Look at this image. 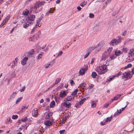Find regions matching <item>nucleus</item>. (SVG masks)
<instances>
[{
    "label": "nucleus",
    "instance_id": "nucleus-1",
    "mask_svg": "<svg viewBox=\"0 0 134 134\" xmlns=\"http://www.w3.org/2000/svg\"><path fill=\"white\" fill-rule=\"evenodd\" d=\"M132 77L130 71H126L123 74L122 78V79H126L125 80H127L130 79Z\"/></svg>",
    "mask_w": 134,
    "mask_h": 134
},
{
    "label": "nucleus",
    "instance_id": "nucleus-2",
    "mask_svg": "<svg viewBox=\"0 0 134 134\" xmlns=\"http://www.w3.org/2000/svg\"><path fill=\"white\" fill-rule=\"evenodd\" d=\"M106 66L107 65H104L99 66V69L100 71H99V72L98 73L99 75H101L105 73L106 71H105V70L107 68Z\"/></svg>",
    "mask_w": 134,
    "mask_h": 134
},
{
    "label": "nucleus",
    "instance_id": "nucleus-3",
    "mask_svg": "<svg viewBox=\"0 0 134 134\" xmlns=\"http://www.w3.org/2000/svg\"><path fill=\"white\" fill-rule=\"evenodd\" d=\"M32 23L31 22L26 20L23 24V27L24 28L26 29Z\"/></svg>",
    "mask_w": 134,
    "mask_h": 134
},
{
    "label": "nucleus",
    "instance_id": "nucleus-4",
    "mask_svg": "<svg viewBox=\"0 0 134 134\" xmlns=\"http://www.w3.org/2000/svg\"><path fill=\"white\" fill-rule=\"evenodd\" d=\"M53 114V113L51 112L48 113V114L46 115L45 119H48L49 120H51L52 119V116Z\"/></svg>",
    "mask_w": 134,
    "mask_h": 134
},
{
    "label": "nucleus",
    "instance_id": "nucleus-5",
    "mask_svg": "<svg viewBox=\"0 0 134 134\" xmlns=\"http://www.w3.org/2000/svg\"><path fill=\"white\" fill-rule=\"evenodd\" d=\"M110 55L108 53L105 51L104 53H103L102 55L101 60H105L107 58L109 57Z\"/></svg>",
    "mask_w": 134,
    "mask_h": 134
},
{
    "label": "nucleus",
    "instance_id": "nucleus-6",
    "mask_svg": "<svg viewBox=\"0 0 134 134\" xmlns=\"http://www.w3.org/2000/svg\"><path fill=\"white\" fill-rule=\"evenodd\" d=\"M126 107V106L120 109L119 111L118 110H117V111L114 114V116H116V115H118L120 114L121 113L122 111H123Z\"/></svg>",
    "mask_w": 134,
    "mask_h": 134
},
{
    "label": "nucleus",
    "instance_id": "nucleus-7",
    "mask_svg": "<svg viewBox=\"0 0 134 134\" xmlns=\"http://www.w3.org/2000/svg\"><path fill=\"white\" fill-rule=\"evenodd\" d=\"M118 43V41L115 39L112 40L111 42H110V45L113 46H115L117 45Z\"/></svg>",
    "mask_w": 134,
    "mask_h": 134
},
{
    "label": "nucleus",
    "instance_id": "nucleus-8",
    "mask_svg": "<svg viewBox=\"0 0 134 134\" xmlns=\"http://www.w3.org/2000/svg\"><path fill=\"white\" fill-rule=\"evenodd\" d=\"M28 60V58L27 57H25L21 61V63L22 65L24 66L25 65L26 63V62Z\"/></svg>",
    "mask_w": 134,
    "mask_h": 134
},
{
    "label": "nucleus",
    "instance_id": "nucleus-9",
    "mask_svg": "<svg viewBox=\"0 0 134 134\" xmlns=\"http://www.w3.org/2000/svg\"><path fill=\"white\" fill-rule=\"evenodd\" d=\"M67 92L65 90L63 91L62 93L61 91L59 94V96L61 98L65 97L66 95Z\"/></svg>",
    "mask_w": 134,
    "mask_h": 134
},
{
    "label": "nucleus",
    "instance_id": "nucleus-10",
    "mask_svg": "<svg viewBox=\"0 0 134 134\" xmlns=\"http://www.w3.org/2000/svg\"><path fill=\"white\" fill-rule=\"evenodd\" d=\"M35 17V15L31 14L28 17L27 20L29 21H33L34 20Z\"/></svg>",
    "mask_w": 134,
    "mask_h": 134
},
{
    "label": "nucleus",
    "instance_id": "nucleus-11",
    "mask_svg": "<svg viewBox=\"0 0 134 134\" xmlns=\"http://www.w3.org/2000/svg\"><path fill=\"white\" fill-rule=\"evenodd\" d=\"M122 52L120 50L116 51L115 52V54L117 56H119L121 55Z\"/></svg>",
    "mask_w": 134,
    "mask_h": 134
},
{
    "label": "nucleus",
    "instance_id": "nucleus-12",
    "mask_svg": "<svg viewBox=\"0 0 134 134\" xmlns=\"http://www.w3.org/2000/svg\"><path fill=\"white\" fill-rule=\"evenodd\" d=\"M44 124L47 127H49L52 124V122L50 121H46L44 122Z\"/></svg>",
    "mask_w": 134,
    "mask_h": 134
},
{
    "label": "nucleus",
    "instance_id": "nucleus-13",
    "mask_svg": "<svg viewBox=\"0 0 134 134\" xmlns=\"http://www.w3.org/2000/svg\"><path fill=\"white\" fill-rule=\"evenodd\" d=\"M16 94V92H13L11 95L10 98L8 100L9 102L12 99L14 98L15 97V95Z\"/></svg>",
    "mask_w": 134,
    "mask_h": 134
},
{
    "label": "nucleus",
    "instance_id": "nucleus-14",
    "mask_svg": "<svg viewBox=\"0 0 134 134\" xmlns=\"http://www.w3.org/2000/svg\"><path fill=\"white\" fill-rule=\"evenodd\" d=\"M38 111L37 110L34 109L32 111V114L35 117L37 116L38 115Z\"/></svg>",
    "mask_w": 134,
    "mask_h": 134
},
{
    "label": "nucleus",
    "instance_id": "nucleus-15",
    "mask_svg": "<svg viewBox=\"0 0 134 134\" xmlns=\"http://www.w3.org/2000/svg\"><path fill=\"white\" fill-rule=\"evenodd\" d=\"M131 53H128V56L129 57H132V55H134V49H132L130 50Z\"/></svg>",
    "mask_w": 134,
    "mask_h": 134
},
{
    "label": "nucleus",
    "instance_id": "nucleus-16",
    "mask_svg": "<svg viewBox=\"0 0 134 134\" xmlns=\"http://www.w3.org/2000/svg\"><path fill=\"white\" fill-rule=\"evenodd\" d=\"M64 105L66 108H69L70 107L71 105V104L69 102H66L64 103Z\"/></svg>",
    "mask_w": 134,
    "mask_h": 134
},
{
    "label": "nucleus",
    "instance_id": "nucleus-17",
    "mask_svg": "<svg viewBox=\"0 0 134 134\" xmlns=\"http://www.w3.org/2000/svg\"><path fill=\"white\" fill-rule=\"evenodd\" d=\"M96 47V46L95 47H90L87 49L86 51L87 52H89L90 53Z\"/></svg>",
    "mask_w": 134,
    "mask_h": 134
},
{
    "label": "nucleus",
    "instance_id": "nucleus-18",
    "mask_svg": "<svg viewBox=\"0 0 134 134\" xmlns=\"http://www.w3.org/2000/svg\"><path fill=\"white\" fill-rule=\"evenodd\" d=\"M41 4H40V2H38L35 3L34 5V7L37 8H39L41 7Z\"/></svg>",
    "mask_w": 134,
    "mask_h": 134
},
{
    "label": "nucleus",
    "instance_id": "nucleus-19",
    "mask_svg": "<svg viewBox=\"0 0 134 134\" xmlns=\"http://www.w3.org/2000/svg\"><path fill=\"white\" fill-rule=\"evenodd\" d=\"M113 48H109L107 50H105V52H107L110 55L111 52L113 50Z\"/></svg>",
    "mask_w": 134,
    "mask_h": 134
},
{
    "label": "nucleus",
    "instance_id": "nucleus-20",
    "mask_svg": "<svg viewBox=\"0 0 134 134\" xmlns=\"http://www.w3.org/2000/svg\"><path fill=\"white\" fill-rule=\"evenodd\" d=\"M42 18H38L36 20V26H39L40 22L42 20Z\"/></svg>",
    "mask_w": 134,
    "mask_h": 134
},
{
    "label": "nucleus",
    "instance_id": "nucleus-21",
    "mask_svg": "<svg viewBox=\"0 0 134 134\" xmlns=\"http://www.w3.org/2000/svg\"><path fill=\"white\" fill-rule=\"evenodd\" d=\"M85 69L84 68H82L81 70H80L79 71V72L81 75H82L85 72Z\"/></svg>",
    "mask_w": 134,
    "mask_h": 134
},
{
    "label": "nucleus",
    "instance_id": "nucleus-22",
    "mask_svg": "<svg viewBox=\"0 0 134 134\" xmlns=\"http://www.w3.org/2000/svg\"><path fill=\"white\" fill-rule=\"evenodd\" d=\"M78 91V90L77 89H75L73 92L72 94H71V95L74 96V97H73L74 99L75 96L77 94Z\"/></svg>",
    "mask_w": 134,
    "mask_h": 134
},
{
    "label": "nucleus",
    "instance_id": "nucleus-23",
    "mask_svg": "<svg viewBox=\"0 0 134 134\" xmlns=\"http://www.w3.org/2000/svg\"><path fill=\"white\" fill-rule=\"evenodd\" d=\"M129 49L127 48H123L121 49V51L125 53H127Z\"/></svg>",
    "mask_w": 134,
    "mask_h": 134
},
{
    "label": "nucleus",
    "instance_id": "nucleus-24",
    "mask_svg": "<svg viewBox=\"0 0 134 134\" xmlns=\"http://www.w3.org/2000/svg\"><path fill=\"white\" fill-rule=\"evenodd\" d=\"M86 99L84 98L83 99H82L79 102V104L81 105L83 103L85 102V101L86 100Z\"/></svg>",
    "mask_w": 134,
    "mask_h": 134
},
{
    "label": "nucleus",
    "instance_id": "nucleus-25",
    "mask_svg": "<svg viewBox=\"0 0 134 134\" xmlns=\"http://www.w3.org/2000/svg\"><path fill=\"white\" fill-rule=\"evenodd\" d=\"M12 121L11 120V118L10 117H8L6 120L5 121V122L7 124H8V123L9 122H11Z\"/></svg>",
    "mask_w": 134,
    "mask_h": 134
},
{
    "label": "nucleus",
    "instance_id": "nucleus-26",
    "mask_svg": "<svg viewBox=\"0 0 134 134\" xmlns=\"http://www.w3.org/2000/svg\"><path fill=\"white\" fill-rule=\"evenodd\" d=\"M97 75V73L94 71L92 72L91 76L93 78H94Z\"/></svg>",
    "mask_w": 134,
    "mask_h": 134
},
{
    "label": "nucleus",
    "instance_id": "nucleus-27",
    "mask_svg": "<svg viewBox=\"0 0 134 134\" xmlns=\"http://www.w3.org/2000/svg\"><path fill=\"white\" fill-rule=\"evenodd\" d=\"M55 102L54 100L51 102L50 104V106L51 107H53L55 105Z\"/></svg>",
    "mask_w": 134,
    "mask_h": 134
},
{
    "label": "nucleus",
    "instance_id": "nucleus-28",
    "mask_svg": "<svg viewBox=\"0 0 134 134\" xmlns=\"http://www.w3.org/2000/svg\"><path fill=\"white\" fill-rule=\"evenodd\" d=\"M66 100L68 101H71L72 99V97L71 96H67V97L65 98Z\"/></svg>",
    "mask_w": 134,
    "mask_h": 134
},
{
    "label": "nucleus",
    "instance_id": "nucleus-29",
    "mask_svg": "<svg viewBox=\"0 0 134 134\" xmlns=\"http://www.w3.org/2000/svg\"><path fill=\"white\" fill-rule=\"evenodd\" d=\"M87 3V1H83V2L81 3L80 5L82 7H83L84 6V5L86 4Z\"/></svg>",
    "mask_w": 134,
    "mask_h": 134
},
{
    "label": "nucleus",
    "instance_id": "nucleus-30",
    "mask_svg": "<svg viewBox=\"0 0 134 134\" xmlns=\"http://www.w3.org/2000/svg\"><path fill=\"white\" fill-rule=\"evenodd\" d=\"M96 106V104L95 103V102L92 101L91 107L92 108H94Z\"/></svg>",
    "mask_w": 134,
    "mask_h": 134
},
{
    "label": "nucleus",
    "instance_id": "nucleus-31",
    "mask_svg": "<svg viewBox=\"0 0 134 134\" xmlns=\"http://www.w3.org/2000/svg\"><path fill=\"white\" fill-rule=\"evenodd\" d=\"M115 76H112L111 77H110L107 80V82L110 81L112 80L115 77Z\"/></svg>",
    "mask_w": 134,
    "mask_h": 134
},
{
    "label": "nucleus",
    "instance_id": "nucleus-32",
    "mask_svg": "<svg viewBox=\"0 0 134 134\" xmlns=\"http://www.w3.org/2000/svg\"><path fill=\"white\" fill-rule=\"evenodd\" d=\"M29 12V11L27 9H26L23 12V14L25 15H26L28 14Z\"/></svg>",
    "mask_w": 134,
    "mask_h": 134
},
{
    "label": "nucleus",
    "instance_id": "nucleus-33",
    "mask_svg": "<svg viewBox=\"0 0 134 134\" xmlns=\"http://www.w3.org/2000/svg\"><path fill=\"white\" fill-rule=\"evenodd\" d=\"M61 79L60 78H57V79L55 82V84H58V83L60 81Z\"/></svg>",
    "mask_w": 134,
    "mask_h": 134
},
{
    "label": "nucleus",
    "instance_id": "nucleus-34",
    "mask_svg": "<svg viewBox=\"0 0 134 134\" xmlns=\"http://www.w3.org/2000/svg\"><path fill=\"white\" fill-rule=\"evenodd\" d=\"M79 85L80 87H84L86 86V84L85 82H84L80 84Z\"/></svg>",
    "mask_w": 134,
    "mask_h": 134
},
{
    "label": "nucleus",
    "instance_id": "nucleus-35",
    "mask_svg": "<svg viewBox=\"0 0 134 134\" xmlns=\"http://www.w3.org/2000/svg\"><path fill=\"white\" fill-rule=\"evenodd\" d=\"M23 98L22 97H21L20 98H19L17 99L16 101V104H17L18 102H20L21 99H22Z\"/></svg>",
    "mask_w": 134,
    "mask_h": 134
},
{
    "label": "nucleus",
    "instance_id": "nucleus-36",
    "mask_svg": "<svg viewBox=\"0 0 134 134\" xmlns=\"http://www.w3.org/2000/svg\"><path fill=\"white\" fill-rule=\"evenodd\" d=\"M10 16L9 15L7 16V17L5 18V19L3 21H4L5 22V23H6L8 20L10 18Z\"/></svg>",
    "mask_w": 134,
    "mask_h": 134
},
{
    "label": "nucleus",
    "instance_id": "nucleus-37",
    "mask_svg": "<svg viewBox=\"0 0 134 134\" xmlns=\"http://www.w3.org/2000/svg\"><path fill=\"white\" fill-rule=\"evenodd\" d=\"M119 12V10L114 12L112 13V15L114 16H115L116 14L118 13Z\"/></svg>",
    "mask_w": 134,
    "mask_h": 134
},
{
    "label": "nucleus",
    "instance_id": "nucleus-38",
    "mask_svg": "<svg viewBox=\"0 0 134 134\" xmlns=\"http://www.w3.org/2000/svg\"><path fill=\"white\" fill-rule=\"evenodd\" d=\"M18 118V116L17 115H13L12 116V119H17Z\"/></svg>",
    "mask_w": 134,
    "mask_h": 134
},
{
    "label": "nucleus",
    "instance_id": "nucleus-39",
    "mask_svg": "<svg viewBox=\"0 0 134 134\" xmlns=\"http://www.w3.org/2000/svg\"><path fill=\"white\" fill-rule=\"evenodd\" d=\"M132 66V65L131 64H129L125 67V68H128L131 67Z\"/></svg>",
    "mask_w": 134,
    "mask_h": 134
},
{
    "label": "nucleus",
    "instance_id": "nucleus-40",
    "mask_svg": "<svg viewBox=\"0 0 134 134\" xmlns=\"http://www.w3.org/2000/svg\"><path fill=\"white\" fill-rule=\"evenodd\" d=\"M22 121L25 122L27 120V118L26 117H24V118L21 119Z\"/></svg>",
    "mask_w": 134,
    "mask_h": 134
},
{
    "label": "nucleus",
    "instance_id": "nucleus-41",
    "mask_svg": "<svg viewBox=\"0 0 134 134\" xmlns=\"http://www.w3.org/2000/svg\"><path fill=\"white\" fill-rule=\"evenodd\" d=\"M111 118H110V117H107L105 120L106 122H107L108 121L109 122L111 121Z\"/></svg>",
    "mask_w": 134,
    "mask_h": 134
},
{
    "label": "nucleus",
    "instance_id": "nucleus-42",
    "mask_svg": "<svg viewBox=\"0 0 134 134\" xmlns=\"http://www.w3.org/2000/svg\"><path fill=\"white\" fill-rule=\"evenodd\" d=\"M37 26H36V25H35V26L32 29V30H31V34H32L34 32L35 29L36 28Z\"/></svg>",
    "mask_w": 134,
    "mask_h": 134
},
{
    "label": "nucleus",
    "instance_id": "nucleus-43",
    "mask_svg": "<svg viewBox=\"0 0 134 134\" xmlns=\"http://www.w3.org/2000/svg\"><path fill=\"white\" fill-rule=\"evenodd\" d=\"M6 23L4 21H3L0 25V27H2Z\"/></svg>",
    "mask_w": 134,
    "mask_h": 134
},
{
    "label": "nucleus",
    "instance_id": "nucleus-44",
    "mask_svg": "<svg viewBox=\"0 0 134 134\" xmlns=\"http://www.w3.org/2000/svg\"><path fill=\"white\" fill-rule=\"evenodd\" d=\"M25 86H24L23 88H22L21 89H20V92H23L25 90Z\"/></svg>",
    "mask_w": 134,
    "mask_h": 134
},
{
    "label": "nucleus",
    "instance_id": "nucleus-45",
    "mask_svg": "<svg viewBox=\"0 0 134 134\" xmlns=\"http://www.w3.org/2000/svg\"><path fill=\"white\" fill-rule=\"evenodd\" d=\"M13 63L12 64L11 66V68H13L15 66V61H13Z\"/></svg>",
    "mask_w": 134,
    "mask_h": 134
},
{
    "label": "nucleus",
    "instance_id": "nucleus-46",
    "mask_svg": "<svg viewBox=\"0 0 134 134\" xmlns=\"http://www.w3.org/2000/svg\"><path fill=\"white\" fill-rule=\"evenodd\" d=\"M87 52V54H86L84 55V58L85 59L87 58L90 54V53H89V52Z\"/></svg>",
    "mask_w": 134,
    "mask_h": 134
},
{
    "label": "nucleus",
    "instance_id": "nucleus-47",
    "mask_svg": "<svg viewBox=\"0 0 134 134\" xmlns=\"http://www.w3.org/2000/svg\"><path fill=\"white\" fill-rule=\"evenodd\" d=\"M94 15L92 13H90L89 14V17L91 18H93L94 17Z\"/></svg>",
    "mask_w": 134,
    "mask_h": 134
},
{
    "label": "nucleus",
    "instance_id": "nucleus-48",
    "mask_svg": "<svg viewBox=\"0 0 134 134\" xmlns=\"http://www.w3.org/2000/svg\"><path fill=\"white\" fill-rule=\"evenodd\" d=\"M51 65V64H47L45 65V68H47Z\"/></svg>",
    "mask_w": 134,
    "mask_h": 134
},
{
    "label": "nucleus",
    "instance_id": "nucleus-49",
    "mask_svg": "<svg viewBox=\"0 0 134 134\" xmlns=\"http://www.w3.org/2000/svg\"><path fill=\"white\" fill-rule=\"evenodd\" d=\"M121 74H122L121 72V71H120L116 74V76L118 77L119 76L121 75Z\"/></svg>",
    "mask_w": 134,
    "mask_h": 134
},
{
    "label": "nucleus",
    "instance_id": "nucleus-50",
    "mask_svg": "<svg viewBox=\"0 0 134 134\" xmlns=\"http://www.w3.org/2000/svg\"><path fill=\"white\" fill-rule=\"evenodd\" d=\"M79 104V102L78 103H77L75 104V107L77 108H78L80 107Z\"/></svg>",
    "mask_w": 134,
    "mask_h": 134
},
{
    "label": "nucleus",
    "instance_id": "nucleus-51",
    "mask_svg": "<svg viewBox=\"0 0 134 134\" xmlns=\"http://www.w3.org/2000/svg\"><path fill=\"white\" fill-rule=\"evenodd\" d=\"M46 44H45L42 47H40V49H44V48L45 47H46Z\"/></svg>",
    "mask_w": 134,
    "mask_h": 134
},
{
    "label": "nucleus",
    "instance_id": "nucleus-52",
    "mask_svg": "<svg viewBox=\"0 0 134 134\" xmlns=\"http://www.w3.org/2000/svg\"><path fill=\"white\" fill-rule=\"evenodd\" d=\"M34 35L31 36L29 37V41H32V40H30V39H33L34 38Z\"/></svg>",
    "mask_w": 134,
    "mask_h": 134
},
{
    "label": "nucleus",
    "instance_id": "nucleus-53",
    "mask_svg": "<svg viewBox=\"0 0 134 134\" xmlns=\"http://www.w3.org/2000/svg\"><path fill=\"white\" fill-rule=\"evenodd\" d=\"M65 130H60L59 131V133L60 134H62L65 131Z\"/></svg>",
    "mask_w": 134,
    "mask_h": 134
},
{
    "label": "nucleus",
    "instance_id": "nucleus-54",
    "mask_svg": "<svg viewBox=\"0 0 134 134\" xmlns=\"http://www.w3.org/2000/svg\"><path fill=\"white\" fill-rule=\"evenodd\" d=\"M70 83L71 85L72 86H73V85H74V84H75V83H74L73 81L72 80H71Z\"/></svg>",
    "mask_w": 134,
    "mask_h": 134
},
{
    "label": "nucleus",
    "instance_id": "nucleus-55",
    "mask_svg": "<svg viewBox=\"0 0 134 134\" xmlns=\"http://www.w3.org/2000/svg\"><path fill=\"white\" fill-rule=\"evenodd\" d=\"M127 32V31L125 30L124 32H123L122 34V35L123 36H125L126 35Z\"/></svg>",
    "mask_w": 134,
    "mask_h": 134
},
{
    "label": "nucleus",
    "instance_id": "nucleus-56",
    "mask_svg": "<svg viewBox=\"0 0 134 134\" xmlns=\"http://www.w3.org/2000/svg\"><path fill=\"white\" fill-rule=\"evenodd\" d=\"M105 0H97L96 2H102L104 1Z\"/></svg>",
    "mask_w": 134,
    "mask_h": 134
},
{
    "label": "nucleus",
    "instance_id": "nucleus-57",
    "mask_svg": "<svg viewBox=\"0 0 134 134\" xmlns=\"http://www.w3.org/2000/svg\"><path fill=\"white\" fill-rule=\"evenodd\" d=\"M42 55V54H40L38 56V59H40L41 58V56Z\"/></svg>",
    "mask_w": 134,
    "mask_h": 134
},
{
    "label": "nucleus",
    "instance_id": "nucleus-58",
    "mask_svg": "<svg viewBox=\"0 0 134 134\" xmlns=\"http://www.w3.org/2000/svg\"><path fill=\"white\" fill-rule=\"evenodd\" d=\"M106 122H101L100 123L101 125H104L106 124Z\"/></svg>",
    "mask_w": 134,
    "mask_h": 134
},
{
    "label": "nucleus",
    "instance_id": "nucleus-59",
    "mask_svg": "<svg viewBox=\"0 0 134 134\" xmlns=\"http://www.w3.org/2000/svg\"><path fill=\"white\" fill-rule=\"evenodd\" d=\"M45 3V2H40V4H41V6L42 5H44V3Z\"/></svg>",
    "mask_w": 134,
    "mask_h": 134
},
{
    "label": "nucleus",
    "instance_id": "nucleus-60",
    "mask_svg": "<svg viewBox=\"0 0 134 134\" xmlns=\"http://www.w3.org/2000/svg\"><path fill=\"white\" fill-rule=\"evenodd\" d=\"M115 57L114 56L112 55L110 57V58L111 59H113L115 58Z\"/></svg>",
    "mask_w": 134,
    "mask_h": 134
},
{
    "label": "nucleus",
    "instance_id": "nucleus-61",
    "mask_svg": "<svg viewBox=\"0 0 134 134\" xmlns=\"http://www.w3.org/2000/svg\"><path fill=\"white\" fill-rule=\"evenodd\" d=\"M77 9L78 11H80L81 10V8L80 6H78L77 7Z\"/></svg>",
    "mask_w": 134,
    "mask_h": 134
},
{
    "label": "nucleus",
    "instance_id": "nucleus-62",
    "mask_svg": "<svg viewBox=\"0 0 134 134\" xmlns=\"http://www.w3.org/2000/svg\"><path fill=\"white\" fill-rule=\"evenodd\" d=\"M63 53V52L62 51H61L58 54V56H61L62 55Z\"/></svg>",
    "mask_w": 134,
    "mask_h": 134
},
{
    "label": "nucleus",
    "instance_id": "nucleus-63",
    "mask_svg": "<svg viewBox=\"0 0 134 134\" xmlns=\"http://www.w3.org/2000/svg\"><path fill=\"white\" fill-rule=\"evenodd\" d=\"M94 86V85L91 84V85L90 86H89L90 88V89L92 88H93V87Z\"/></svg>",
    "mask_w": 134,
    "mask_h": 134
},
{
    "label": "nucleus",
    "instance_id": "nucleus-64",
    "mask_svg": "<svg viewBox=\"0 0 134 134\" xmlns=\"http://www.w3.org/2000/svg\"><path fill=\"white\" fill-rule=\"evenodd\" d=\"M117 97L115 96L114 98L113 99H112V101L114 100H116L117 99Z\"/></svg>",
    "mask_w": 134,
    "mask_h": 134
}]
</instances>
